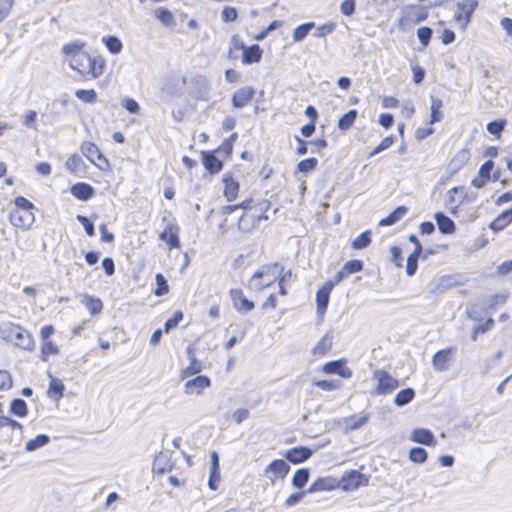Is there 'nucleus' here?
<instances>
[{
	"label": "nucleus",
	"instance_id": "obj_1",
	"mask_svg": "<svg viewBox=\"0 0 512 512\" xmlns=\"http://www.w3.org/2000/svg\"><path fill=\"white\" fill-rule=\"evenodd\" d=\"M61 51L68 66L83 80L98 79L106 70V59L97 52L87 50L83 41L66 43Z\"/></svg>",
	"mask_w": 512,
	"mask_h": 512
},
{
	"label": "nucleus",
	"instance_id": "obj_2",
	"mask_svg": "<svg viewBox=\"0 0 512 512\" xmlns=\"http://www.w3.org/2000/svg\"><path fill=\"white\" fill-rule=\"evenodd\" d=\"M271 202L266 198L250 197L242 201V214L238 220V228L243 232L256 229L261 221L268 219Z\"/></svg>",
	"mask_w": 512,
	"mask_h": 512
},
{
	"label": "nucleus",
	"instance_id": "obj_3",
	"mask_svg": "<svg viewBox=\"0 0 512 512\" xmlns=\"http://www.w3.org/2000/svg\"><path fill=\"white\" fill-rule=\"evenodd\" d=\"M285 269L281 262H270L259 266L249 277L247 281L248 289L260 294L266 289L272 288Z\"/></svg>",
	"mask_w": 512,
	"mask_h": 512
},
{
	"label": "nucleus",
	"instance_id": "obj_4",
	"mask_svg": "<svg viewBox=\"0 0 512 512\" xmlns=\"http://www.w3.org/2000/svg\"><path fill=\"white\" fill-rule=\"evenodd\" d=\"M263 53L260 45L247 46L238 34H234L230 38L227 58L231 61L240 60L243 65H253L261 62Z\"/></svg>",
	"mask_w": 512,
	"mask_h": 512
},
{
	"label": "nucleus",
	"instance_id": "obj_5",
	"mask_svg": "<svg viewBox=\"0 0 512 512\" xmlns=\"http://www.w3.org/2000/svg\"><path fill=\"white\" fill-rule=\"evenodd\" d=\"M34 204L23 196H17L14 207L8 215L9 222L16 228L29 229L35 221Z\"/></svg>",
	"mask_w": 512,
	"mask_h": 512
},
{
	"label": "nucleus",
	"instance_id": "obj_6",
	"mask_svg": "<svg viewBox=\"0 0 512 512\" xmlns=\"http://www.w3.org/2000/svg\"><path fill=\"white\" fill-rule=\"evenodd\" d=\"M370 476L357 469L346 470L338 478L339 489L344 492L356 491L369 485Z\"/></svg>",
	"mask_w": 512,
	"mask_h": 512
},
{
	"label": "nucleus",
	"instance_id": "obj_7",
	"mask_svg": "<svg viewBox=\"0 0 512 512\" xmlns=\"http://www.w3.org/2000/svg\"><path fill=\"white\" fill-rule=\"evenodd\" d=\"M7 339L12 341L18 348L32 351L35 348L33 335L20 324L10 323L7 326Z\"/></svg>",
	"mask_w": 512,
	"mask_h": 512
},
{
	"label": "nucleus",
	"instance_id": "obj_8",
	"mask_svg": "<svg viewBox=\"0 0 512 512\" xmlns=\"http://www.w3.org/2000/svg\"><path fill=\"white\" fill-rule=\"evenodd\" d=\"M55 333L53 325H44L39 332L41 339L40 345V359L43 362H48L52 356H57L60 353L59 346L51 340V336Z\"/></svg>",
	"mask_w": 512,
	"mask_h": 512
},
{
	"label": "nucleus",
	"instance_id": "obj_9",
	"mask_svg": "<svg viewBox=\"0 0 512 512\" xmlns=\"http://www.w3.org/2000/svg\"><path fill=\"white\" fill-rule=\"evenodd\" d=\"M80 151L98 169L102 171H109L111 169L109 160L95 143L83 141L80 145Z\"/></svg>",
	"mask_w": 512,
	"mask_h": 512
},
{
	"label": "nucleus",
	"instance_id": "obj_10",
	"mask_svg": "<svg viewBox=\"0 0 512 512\" xmlns=\"http://www.w3.org/2000/svg\"><path fill=\"white\" fill-rule=\"evenodd\" d=\"M373 379L376 380L375 394L388 395L400 386L398 379L394 378L387 370L376 369L373 371Z\"/></svg>",
	"mask_w": 512,
	"mask_h": 512
},
{
	"label": "nucleus",
	"instance_id": "obj_11",
	"mask_svg": "<svg viewBox=\"0 0 512 512\" xmlns=\"http://www.w3.org/2000/svg\"><path fill=\"white\" fill-rule=\"evenodd\" d=\"M477 7V0H461L457 2L453 20L459 25L460 29L465 30L467 28Z\"/></svg>",
	"mask_w": 512,
	"mask_h": 512
},
{
	"label": "nucleus",
	"instance_id": "obj_12",
	"mask_svg": "<svg viewBox=\"0 0 512 512\" xmlns=\"http://www.w3.org/2000/svg\"><path fill=\"white\" fill-rule=\"evenodd\" d=\"M283 273L279 280L275 284H277L278 287V293H271L267 296V298L263 301L260 308L263 311L266 310H274L277 308L278 300L277 295L280 296H287L288 295V289L286 288V282L289 281L292 277V270L291 269H284Z\"/></svg>",
	"mask_w": 512,
	"mask_h": 512
},
{
	"label": "nucleus",
	"instance_id": "obj_13",
	"mask_svg": "<svg viewBox=\"0 0 512 512\" xmlns=\"http://www.w3.org/2000/svg\"><path fill=\"white\" fill-rule=\"evenodd\" d=\"M494 162L492 159L485 161L479 168L477 175L471 180L474 188L481 189L490 181H497L500 177V171L494 170Z\"/></svg>",
	"mask_w": 512,
	"mask_h": 512
},
{
	"label": "nucleus",
	"instance_id": "obj_14",
	"mask_svg": "<svg viewBox=\"0 0 512 512\" xmlns=\"http://www.w3.org/2000/svg\"><path fill=\"white\" fill-rule=\"evenodd\" d=\"M233 308L241 314H247L255 309V302L241 288H231L228 292Z\"/></svg>",
	"mask_w": 512,
	"mask_h": 512
},
{
	"label": "nucleus",
	"instance_id": "obj_15",
	"mask_svg": "<svg viewBox=\"0 0 512 512\" xmlns=\"http://www.w3.org/2000/svg\"><path fill=\"white\" fill-rule=\"evenodd\" d=\"M428 15L426 8L418 7L417 5H409L405 14L400 17L398 25L401 29L405 30L414 24L425 21Z\"/></svg>",
	"mask_w": 512,
	"mask_h": 512
},
{
	"label": "nucleus",
	"instance_id": "obj_16",
	"mask_svg": "<svg viewBox=\"0 0 512 512\" xmlns=\"http://www.w3.org/2000/svg\"><path fill=\"white\" fill-rule=\"evenodd\" d=\"M289 471L290 466L285 460L275 459L266 466L264 469V475L271 484H275L277 481L284 480Z\"/></svg>",
	"mask_w": 512,
	"mask_h": 512
},
{
	"label": "nucleus",
	"instance_id": "obj_17",
	"mask_svg": "<svg viewBox=\"0 0 512 512\" xmlns=\"http://www.w3.org/2000/svg\"><path fill=\"white\" fill-rule=\"evenodd\" d=\"M321 371L327 375H338L343 379H349L353 375V371L348 366V360L346 358H340L337 360L326 362L321 367Z\"/></svg>",
	"mask_w": 512,
	"mask_h": 512
},
{
	"label": "nucleus",
	"instance_id": "obj_18",
	"mask_svg": "<svg viewBox=\"0 0 512 512\" xmlns=\"http://www.w3.org/2000/svg\"><path fill=\"white\" fill-rule=\"evenodd\" d=\"M179 235V225L176 223H169L160 233L159 238L166 243L167 248L171 251L173 249H179L181 247Z\"/></svg>",
	"mask_w": 512,
	"mask_h": 512
},
{
	"label": "nucleus",
	"instance_id": "obj_19",
	"mask_svg": "<svg viewBox=\"0 0 512 512\" xmlns=\"http://www.w3.org/2000/svg\"><path fill=\"white\" fill-rule=\"evenodd\" d=\"M200 158L205 170L210 175L220 173L224 167L223 161L216 156V152L214 150L200 151Z\"/></svg>",
	"mask_w": 512,
	"mask_h": 512
},
{
	"label": "nucleus",
	"instance_id": "obj_20",
	"mask_svg": "<svg viewBox=\"0 0 512 512\" xmlns=\"http://www.w3.org/2000/svg\"><path fill=\"white\" fill-rule=\"evenodd\" d=\"M338 283L335 280L326 281L322 287H320L316 293V307L319 314H324L327 310L330 294L335 285Z\"/></svg>",
	"mask_w": 512,
	"mask_h": 512
},
{
	"label": "nucleus",
	"instance_id": "obj_21",
	"mask_svg": "<svg viewBox=\"0 0 512 512\" xmlns=\"http://www.w3.org/2000/svg\"><path fill=\"white\" fill-rule=\"evenodd\" d=\"M221 182L223 184V196L228 202L237 199L240 191V184L232 173L228 172L222 176Z\"/></svg>",
	"mask_w": 512,
	"mask_h": 512
},
{
	"label": "nucleus",
	"instance_id": "obj_22",
	"mask_svg": "<svg viewBox=\"0 0 512 512\" xmlns=\"http://www.w3.org/2000/svg\"><path fill=\"white\" fill-rule=\"evenodd\" d=\"M210 386L211 380L208 376L197 375L185 383L184 391L188 395H201Z\"/></svg>",
	"mask_w": 512,
	"mask_h": 512
},
{
	"label": "nucleus",
	"instance_id": "obj_23",
	"mask_svg": "<svg viewBox=\"0 0 512 512\" xmlns=\"http://www.w3.org/2000/svg\"><path fill=\"white\" fill-rule=\"evenodd\" d=\"M339 489V481L338 478L328 475L323 477H318L315 479L311 485L309 486V493L316 492H324V491H333Z\"/></svg>",
	"mask_w": 512,
	"mask_h": 512
},
{
	"label": "nucleus",
	"instance_id": "obj_24",
	"mask_svg": "<svg viewBox=\"0 0 512 512\" xmlns=\"http://www.w3.org/2000/svg\"><path fill=\"white\" fill-rule=\"evenodd\" d=\"M255 95V91L250 86H244L235 91L232 96V104L235 108H242L248 105Z\"/></svg>",
	"mask_w": 512,
	"mask_h": 512
},
{
	"label": "nucleus",
	"instance_id": "obj_25",
	"mask_svg": "<svg viewBox=\"0 0 512 512\" xmlns=\"http://www.w3.org/2000/svg\"><path fill=\"white\" fill-rule=\"evenodd\" d=\"M454 349L449 347L437 351L432 357V364L437 371H446L452 359Z\"/></svg>",
	"mask_w": 512,
	"mask_h": 512
},
{
	"label": "nucleus",
	"instance_id": "obj_26",
	"mask_svg": "<svg viewBox=\"0 0 512 512\" xmlns=\"http://www.w3.org/2000/svg\"><path fill=\"white\" fill-rule=\"evenodd\" d=\"M312 455V450L305 446L293 447L286 451L285 458L292 464H299L308 460Z\"/></svg>",
	"mask_w": 512,
	"mask_h": 512
},
{
	"label": "nucleus",
	"instance_id": "obj_27",
	"mask_svg": "<svg viewBox=\"0 0 512 512\" xmlns=\"http://www.w3.org/2000/svg\"><path fill=\"white\" fill-rule=\"evenodd\" d=\"M363 269V262L358 259L347 261L342 268L335 274L334 280L338 284L353 273L360 272Z\"/></svg>",
	"mask_w": 512,
	"mask_h": 512
},
{
	"label": "nucleus",
	"instance_id": "obj_28",
	"mask_svg": "<svg viewBox=\"0 0 512 512\" xmlns=\"http://www.w3.org/2000/svg\"><path fill=\"white\" fill-rule=\"evenodd\" d=\"M410 439L415 443L426 446H434L436 444L434 434L425 428L414 429L411 433Z\"/></svg>",
	"mask_w": 512,
	"mask_h": 512
},
{
	"label": "nucleus",
	"instance_id": "obj_29",
	"mask_svg": "<svg viewBox=\"0 0 512 512\" xmlns=\"http://www.w3.org/2000/svg\"><path fill=\"white\" fill-rule=\"evenodd\" d=\"M71 194L80 201H87L94 196V188L85 182H77L70 188Z\"/></svg>",
	"mask_w": 512,
	"mask_h": 512
},
{
	"label": "nucleus",
	"instance_id": "obj_30",
	"mask_svg": "<svg viewBox=\"0 0 512 512\" xmlns=\"http://www.w3.org/2000/svg\"><path fill=\"white\" fill-rule=\"evenodd\" d=\"M470 157L469 151L467 149H461L457 151L454 156L451 158L448 164L449 172L454 174L458 172L461 168H463L468 162Z\"/></svg>",
	"mask_w": 512,
	"mask_h": 512
},
{
	"label": "nucleus",
	"instance_id": "obj_31",
	"mask_svg": "<svg viewBox=\"0 0 512 512\" xmlns=\"http://www.w3.org/2000/svg\"><path fill=\"white\" fill-rule=\"evenodd\" d=\"M333 346L332 336L325 334L312 348L311 354L315 358L324 357Z\"/></svg>",
	"mask_w": 512,
	"mask_h": 512
},
{
	"label": "nucleus",
	"instance_id": "obj_32",
	"mask_svg": "<svg viewBox=\"0 0 512 512\" xmlns=\"http://www.w3.org/2000/svg\"><path fill=\"white\" fill-rule=\"evenodd\" d=\"M188 353L191 354L189 357V365L182 369L179 375L182 380L198 374L201 372L203 367L201 361H199L193 354L192 349H188Z\"/></svg>",
	"mask_w": 512,
	"mask_h": 512
},
{
	"label": "nucleus",
	"instance_id": "obj_33",
	"mask_svg": "<svg viewBox=\"0 0 512 512\" xmlns=\"http://www.w3.org/2000/svg\"><path fill=\"white\" fill-rule=\"evenodd\" d=\"M512 222V208L503 211L490 224L489 228L494 232L505 229Z\"/></svg>",
	"mask_w": 512,
	"mask_h": 512
},
{
	"label": "nucleus",
	"instance_id": "obj_34",
	"mask_svg": "<svg viewBox=\"0 0 512 512\" xmlns=\"http://www.w3.org/2000/svg\"><path fill=\"white\" fill-rule=\"evenodd\" d=\"M434 218L437 223L438 229L442 234H452L455 232V223L451 218L446 216L444 213L437 212L435 213Z\"/></svg>",
	"mask_w": 512,
	"mask_h": 512
},
{
	"label": "nucleus",
	"instance_id": "obj_35",
	"mask_svg": "<svg viewBox=\"0 0 512 512\" xmlns=\"http://www.w3.org/2000/svg\"><path fill=\"white\" fill-rule=\"evenodd\" d=\"M155 18L165 27L172 28L176 25V19L167 7H158L154 11Z\"/></svg>",
	"mask_w": 512,
	"mask_h": 512
},
{
	"label": "nucleus",
	"instance_id": "obj_36",
	"mask_svg": "<svg viewBox=\"0 0 512 512\" xmlns=\"http://www.w3.org/2000/svg\"><path fill=\"white\" fill-rule=\"evenodd\" d=\"M407 212L406 206H398L388 216L379 221V226H391L401 220Z\"/></svg>",
	"mask_w": 512,
	"mask_h": 512
},
{
	"label": "nucleus",
	"instance_id": "obj_37",
	"mask_svg": "<svg viewBox=\"0 0 512 512\" xmlns=\"http://www.w3.org/2000/svg\"><path fill=\"white\" fill-rule=\"evenodd\" d=\"M82 304L86 307L92 316L100 314L103 309V303L101 299L92 295H85L82 298Z\"/></svg>",
	"mask_w": 512,
	"mask_h": 512
},
{
	"label": "nucleus",
	"instance_id": "obj_38",
	"mask_svg": "<svg viewBox=\"0 0 512 512\" xmlns=\"http://www.w3.org/2000/svg\"><path fill=\"white\" fill-rule=\"evenodd\" d=\"M238 138L237 133H232L228 138L224 139L222 143L214 149L216 153H222L224 158L228 159L233 153L234 143Z\"/></svg>",
	"mask_w": 512,
	"mask_h": 512
},
{
	"label": "nucleus",
	"instance_id": "obj_39",
	"mask_svg": "<svg viewBox=\"0 0 512 512\" xmlns=\"http://www.w3.org/2000/svg\"><path fill=\"white\" fill-rule=\"evenodd\" d=\"M372 241V232L370 230H366L362 232L359 236H357L352 242L351 247L354 250H362L368 247Z\"/></svg>",
	"mask_w": 512,
	"mask_h": 512
},
{
	"label": "nucleus",
	"instance_id": "obj_40",
	"mask_svg": "<svg viewBox=\"0 0 512 512\" xmlns=\"http://www.w3.org/2000/svg\"><path fill=\"white\" fill-rule=\"evenodd\" d=\"M64 389L65 387L62 381L57 378H53L49 383L47 394L49 397L59 400L63 397Z\"/></svg>",
	"mask_w": 512,
	"mask_h": 512
},
{
	"label": "nucleus",
	"instance_id": "obj_41",
	"mask_svg": "<svg viewBox=\"0 0 512 512\" xmlns=\"http://www.w3.org/2000/svg\"><path fill=\"white\" fill-rule=\"evenodd\" d=\"M357 118V111L355 109L349 110L338 120V128L341 131L349 130L355 123Z\"/></svg>",
	"mask_w": 512,
	"mask_h": 512
},
{
	"label": "nucleus",
	"instance_id": "obj_42",
	"mask_svg": "<svg viewBox=\"0 0 512 512\" xmlns=\"http://www.w3.org/2000/svg\"><path fill=\"white\" fill-rule=\"evenodd\" d=\"M10 412L20 418H24L28 415V407L23 399L17 398L12 400L10 404Z\"/></svg>",
	"mask_w": 512,
	"mask_h": 512
},
{
	"label": "nucleus",
	"instance_id": "obj_43",
	"mask_svg": "<svg viewBox=\"0 0 512 512\" xmlns=\"http://www.w3.org/2000/svg\"><path fill=\"white\" fill-rule=\"evenodd\" d=\"M415 397V391L412 388H405L400 390L395 398L394 403L397 406H404L408 403H410Z\"/></svg>",
	"mask_w": 512,
	"mask_h": 512
},
{
	"label": "nucleus",
	"instance_id": "obj_44",
	"mask_svg": "<svg viewBox=\"0 0 512 512\" xmlns=\"http://www.w3.org/2000/svg\"><path fill=\"white\" fill-rule=\"evenodd\" d=\"M102 43L106 46L108 51L112 54H118L123 48V44L116 36H105L102 38Z\"/></svg>",
	"mask_w": 512,
	"mask_h": 512
},
{
	"label": "nucleus",
	"instance_id": "obj_45",
	"mask_svg": "<svg viewBox=\"0 0 512 512\" xmlns=\"http://www.w3.org/2000/svg\"><path fill=\"white\" fill-rule=\"evenodd\" d=\"M507 125L506 119H497L489 122L486 126L487 131L495 136L496 139L501 138V133Z\"/></svg>",
	"mask_w": 512,
	"mask_h": 512
},
{
	"label": "nucleus",
	"instance_id": "obj_46",
	"mask_svg": "<svg viewBox=\"0 0 512 512\" xmlns=\"http://www.w3.org/2000/svg\"><path fill=\"white\" fill-rule=\"evenodd\" d=\"M50 441L49 436L45 434H39L35 438L30 439L26 445L25 449L26 451H34L37 450L45 445H47Z\"/></svg>",
	"mask_w": 512,
	"mask_h": 512
},
{
	"label": "nucleus",
	"instance_id": "obj_47",
	"mask_svg": "<svg viewBox=\"0 0 512 512\" xmlns=\"http://www.w3.org/2000/svg\"><path fill=\"white\" fill-rule=\"evenodd\" d=\"M309 480V470L307 468H301L296 470L292 478V484L296 488H303Z\"/></svg>",
	"mask_w": 512,
	"mask_h": 512
},
{
	"label": "nucleus",
	"instance_id": "obj_48",
	"mask_svg": "<svg viewBox=\"0 0 512 512\" xmlns=\"http://www.w3.org/2000/svg\"><path fill=\"white\" fill-rule=\"evenodd\" d=\"M184 314L181 310H176L173 315L168 318L164 323V332L169 333L171 330L177 328L179 323L183 320Z\"/></svg>",
	"mask_w": 512,
	"mask_h": 512
},
{
	"label": "nucleus",
	"instance_id": "obj_49",
	"mask_svg": "<svg viewBox=\"0 0 512 512\" xmlns=\"http://www.w3.org/2000/svg\"><path fill=\"white\" fill-rule=\"evenodd\" d=\"M155 281H156V288L154 290V294L158 297L164 296L169 293V285L167 283V280L161 273H157L155 275Z\"/></svg>",
	"mask_w": 512,
	"mask_h": 512
},
{
	"label": "nucleus",
	"instance_id": "obj_50",
	"mask_svg": "<svg viewBox=\"0 0 512 512\" xmlns=\"http://www.w3.org/2000/svg\"><path fill=\"white\" fill-rule=\"evenodd\" d=\"M313 27H314V23L313 22H308V23H304L302 25H299L293 31V35H292L293 40L295 42L302 41L308 35V33L310 32V30Z\"/></svg>",
	"mask_w": 512,
	"mask_h": 512
},
{
	"label": "nucleus",
	"instance_id": "obj_51",
	"mask_svg": "<svg viewBox=\"0 0 512 512\" xmlns=\"http://www.w3.org/2000/svg\"><path fill=\"white\" fill-rule=\"evenodd\" d=\"M422 252H412L406 262V274L408 276H413L418 268V260L421 257Z\"/></svg>",
	"mask_w": 512,
	"mask_h": 512
},
{
	"label": "nucleus",
	"instance_id": "obj_52",
	"mask_svg": "<svg viewBox=\"0 0 512 512\" xmlns=\"http://www.w3.org/2000/svg\"><path fill=\"white\" fill-rule=\"evenodd\" d=\"M75 96L84 103H95L97 101V93L94 89H78Z\"/></svg>",
	"mask_w": 512,
	"mask_h": 512
},
{
	"label": "nucleus",
	"instance_id": "obj_53",
	"mask_svg": "<svg viewBox=\"0 0 512 512\" xmlns=\"http://www.w3.org/2000/svg\"><path fill=\"white\" fill-rule=\"evenodd\" d=\"M494 323L495 322L493 318H488L483 324L475 326L471 333V339L476 341L480 334H484L491 330L494 326Z\"/></svg>",
	"mask_w": 512,
	"mask_h": 512
},
{
	"label": "nucleus",
	"instance_id": "obj_54",
	"mask_svg": "<svg viewBox=\"0 0 512 512\" xmlns=\"http://www.w3.org/2000/svg\"><path fill=\"white\" fill-rule=\"evenodd\" d=\"M428 454L424 448L413 447L409 451V459L414 463H424L427 460Z\"/></svg>",
	"mask_w": 512,
	"mask_h": 512
},
{
	"label": "nucleus",
	"instance_id": "obj_55",
	"mask_svg": "<svg viewBox=\"0 0 512 512\" xmlns=\"http://www.w3.org/2000/svg\"><path fill=\"white\" fill-rule=\"evenodd\" d=\"M441 108H442V101L440 99H432L431 116H430L431 124L441 121V119H442Z\"/></svg>",
	"mask_w": 512,
	"mask_h": 512
},
{
	"label": "nucleus",
	"instance_id": "obj_56",
	"mask_svg": "<svg viewBox=\"0 0 512 512\" xmlns=\"http://www.w3.org/2000/svg\"><path fill=\"white\" fill-rule=\"evenodd\" d=\"M317 165H318V160L314 157H311V158H306V159L301 160L298 163L297 168L300 172L309 173V172L315 170Z\"/></svg>",
	"mask_w": 512,
	"mask_h": 512
},
{
	"label": "nucleus",
	"instance_id": "obj_57",
	"mask_svg": "<svg viewBox=\"0 0 512 512\" xmlns=\"http://www.w3.org/2000/svg\"><path fill=\"white\" fill-rule=\"evenodd\" d=\"M395 142V137L393 135L386 136L383 138L380 143L370 152L369 156L372 157L383 150L388 149Z\"/></svg>",
	"mask_w": 512,
	"mask_h": 512
},
{
	"label": "nucleus",
	"instance_id": "obj_58",
	"mask_svg": "<svg viewBox=\"0 0 512 512\" xmlns=\"http://www.w3.org/2000/svg\"><path fill=\"white\" fill-rule=\"evenodd\" d=\"M83 165L84 162L78 154H72L66 161V167L72 173H76Z\"/></svg>",
	"mask_w": 512,
	"mask_h": 512
},
{
	"label": "nucleus",
	"instance_id": "obj_59",
	"mask_svg": "<svg viewBox=\"0 0 512 512\" xmlns=\"http://www.w3.org/2000/svg\"><path fill=\"white\" fill-rule=\"evenodd\" d=\"M368 419L369 417L367 415L359 417L352 415L347 419L346 423L351 430H356L362 427L364 424H366L368 422Z\"/></svg>",
	"mask_w": 512,
	"mask_h": 512
},
{
	"label": "nucleus",
	"instance_id": "obj_60",
	"mask_svg": "<svg viewBox=\"0 0 512 512\" xmlns=\"http://www.w3.org/2000/svg\"><path fill=\"white\" fill-rule=\"evenodd\" d=\"M313 384L323 391H333L340 387V383L336 380L322 379L315 381Z\"/></svg>",
	"mask_w": 512,
	"mask_h": 512
},
{
	"label": "nucleus",
	"instance_id": "obj_61",
	"mask_svg": "<svg viewBox=\"0 0 512 512\" xmlns=\"http://www.w3.org/2000/svg\"><path fill=\"white\" fill-rule=\"evenodd\" d=\"M238 18V11L231 6H225L221 11V19L225 23L236 21Z\"/></svg>",
	"mask_w": 512,
	"mask_h": 512
},
{
	"label": "nucleus",
	"instance_id": "obj_62",
	"mask_svg": "<svg viewBox=\"0 0 512 512\" xmlns=\"http://www.w3.org/2000/svg\"><path fill=\"white\" fill-rule=\"evenodd\" d=\"M432 29L427 27V26H423V27H420L418 28L417 30V37L420 41V43L422 44L423 47H427L430 40H431V37H432Z\"/></svg>",
	"mask_w": 512,
	"mask_h": 512
},
{
	"label": "nucleus",
	"instance_id": "obj_63",
	"mask_svg": "<svg viewBox=\"0 0 512 512\" xmlns=\"http://www.w3.org/2000/svg\"><path fill=\"white\" fill-rule=\"evenodd\" d=\"M13 386V378L6 370H0V391H8Z\"/></svg>",
	"mask_w": 512,
	"mask_h": 512
},
{
	"label": "nucleus",
	"instance_id": "obj_64",
	"mask_svg": "<svg viewBox=\"0 0 512 512\" xmlns=\"http://www.w3.org/2000/svg\"><path fill=\"white\" fill-rule=\"evenodd\" d=\"M391 252V259L392 262L395 264V266L401 268L403 266V256H402V249L398 246H392L390 248Z\"/></svg>",
	"mask_w": 512,
	"mask_h": 512
}]
</instances>
